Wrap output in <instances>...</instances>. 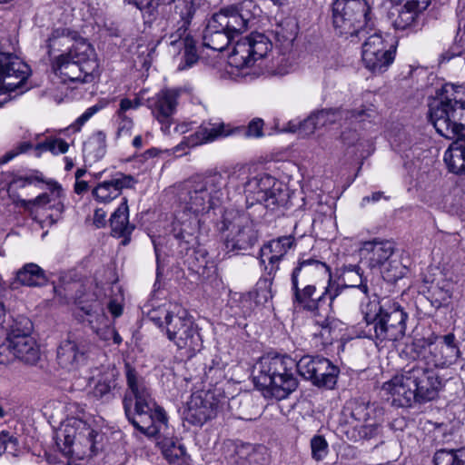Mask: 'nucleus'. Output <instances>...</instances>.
<instances>
[{"mask_svg":"<svg viewBox=\"0 0 465 465\" xmlns=\"http://www.w3.org/2000/svg\"><path fill=\"white\" fill-rule=\"evenodd\" d=\"M125 380L123 405L128 420L143 434L156 439L171 465H182L185 462V448L173 438L167 415L157 405L149 383L130 363H125Z\"/></svg>","mask_w":465,"mask_h":465,"instance_id":"obj_1","label":"nucleus"},{"mask_svg":"<svg viewBox=\"0 0 465 465\" xmlns=\"http://www.w3.org/2000/svg\"><path fill=\"white\" fill-rule=\"evenodd\" d=\"M227 199H230V189L224 171L207 173L180 186L177 193L179 210L173 223V232L182 254L196 252L198 216L217 208Z\"/></svg>","mask_w":465,"mask_h":465,"instance_id":"obj_2","label":"nucleus"},{"mask_svg":"<svg viewBox=\"0 0 465 465\" xmlns=\"http://www.w3.org/2000/svg\"><path fill=\"white\" fill-rule=\"evenodd\" d=\"M295 368L315 386L332 389L336 384L339 370L335 365L326 358L306 355L297 362L288 356L262 357L254 376L255 385L266 397L286 399L298 386Z\"/></svg>","mask_w":465,"mask_h":465,"instance_id":"obj_3","label":"nucleus"},{"mask_svg":"<svg viewBox=\"0 0 465 465\" xmlns=\"http://www.w3.org/2000/svg\"><path fill=\"white\" fill-rule=\"evenodd\" d=\"M47 48L52 69L63 82L94 81L99 64L94 47L85 39H75V34L67 28H56L48 37Z\"/></svg>","mask_w":465,"mask_h":465,"instance_id":"obj_4","label":"nucleus"},{"mask_svg":"<svg viewBox=\"0 0 465 465\" xmlns=\"http://www.w3.org/2000/svg\"><path fill=\"white\" fill-rule=\"evenodd\" d=\"M227 188L230 195L241 193L245 195L247 208L252 205L272 209L284 204L286 193L282 183L268 173L251 175L250 170L244 166L225 170Z\"/></svg>","mask_w":465,"mask_h":465,"instance_id":"obj_5","label":"nucleus"},{"mask_svg":"<svg viewBox=\"0 0 465 465\" xmlns=\"http://www.w3.org/2000/svg\"><path fill=\"white\" fill-rule=\"evenodd\" d=\"M429 117L441 136L465 135V86L445 84L429 104Z\"/></svg>","mask_w":465,"mask_h":465,"instance_id":"obj_6","label":"nucleus"},{"mask_svg":"<svg viewBox=\"0 0 465 465\" xmlns=\"http://www.w3.org/2000/svg\"><path fill=\"white\" fill-rule=\"evenodd\" d=\"M369 308L370 311H363L364 320L370 327L368 337L377 345L403 338L408 314L397 302L382 298L379 304L369 303Z\"/></svg>","mask_w":465,"mask_h":465,"instance_id":"obj_7","label":"nucleus"},{"mask_svg":"<svg viewBox=\"0 0 465 465\" xmlns=\"http://www.w3.org/2000/svg\"><path fill=\"white\" fill-rule=\"evenodd\" d=\"M332 24L339 35L360 39L375 27L366 0H335L332 4Z\"/></svg>","mask_w":465,"mask_h":465,"instance_id":"obj_8","label":"nucleus"},{"mask_svg":"<svg viewBox=\"0 0 465 465\" xmlns=\"http://www.w3.org/2000/svg\"><path fill=\"white\" fill-rule=\"evenodd\" d=\"M411 350L421 358L424 365L433 369H446L456 363L460 356L457 339L453 333L431 334L428 338L416 339Z\"/></svg>","mask_w":465,"mask_h":465,"instance_id":"obj_9","label":"nucleus"},{"mask_svg":"<svg viewBox=\"0 0 465 465\" xmlns=\"http://www.w3.org/2000/svg\"><path fill=\"white\" fill-rule=\"evenodd\" d=\"M272 48L271 40L262 33H252L240 38L228 56V65L232 68L230 73L242 77L256 74L252 72V65L265 57Z\"/></svg>","mask_w":465,"mask_h":465,"instance_id":"obj_10","label":"nucleus"},{"mask_svg":"<svg viewBox=\"0 0 465 465\" xmlns=\"http://www.w3.org/2000/svg\"><path fill=\"white\" fill-rule=\"evenodd\" d=\"M97 432L85 421L76 418L68 419L56 434V445L68 456L79 459L95 454Z\"/></svg>","mask_w":465,"mask_h":465,"instance_id":"obj_11","label":"nucleus"},{"mask_svg":"<svg viewBox=\"0 0 465 465\" xmlns=\"http://www.w3.org/2000/svg\"><path fill=\"white\" fill-rule=\"evenodd\" d=\"M222 229L226 232L225 246L228 251L247 250L257 241L252 219L247 213L226 211Z\"/></svg>","mask_w":465,"mask_h":465,"instance_id":"obj_12","label":"nucleus"},{"mask_svg":"<svg viewBox=\"0 0 465 465\" xmlns=\"http://www.w3.org/2000/svg\"><path fill=\"white\" fill-rule=\"evenodd\" d=\"M31 331L32 323L28 319L15 321L5 333V348L20 361L34 365L40 359V350Z\"/></svg>","mask_w":465,"mask_h":465,"instance_id":"obj_13","label":"nucleus"},{"mask_svg":"<svg viewBox=\"0 0 465 465\" xmlns=\"http://www.w3.org/2000/svg\"><path fill=\"white\" fill-rule=\"evenodd\" d=\"M167 338L179 349H187L192 351L202 348V339L192 317L180 306H173V315L164 328Z\"/></svg>","mask_w":465,"mask_h":465,"instance_id":"obj_14","label":"nucleus"},{"mask_svg":"<svg viewBox=\"0 0 465 465\" xmlns=\"http://www.w3.org/2000/svg\"><path fill=\"white\" fill-rule=\"evenodd\" d=\"M261 13L260 7L252 0L242 2L222 9L213 15V23L223 28L232 38L247 30Z\"/></svg>","mask_w":465,"mask_h":465,"instance_id":"obj_15","label":"nucleus"},{"mask_svg":"<svg viewBox=\"0 0 465 465\" xmlns=\"http://www.w3.org/2000/svg\"><path fill=\"white\" fill-rule=\"evenodd\" d=\"M348 409L351 417L348 423L353 429L351 440L357 441L370 439L377 434L381 410H379L374 403L358 401L351 402Z\"/></svg>","mask_w":465,"mask_h":465,"instance_id":"obj_16","label":"nucleus"},{"mask_svg":"<svg viewBox=\"0 0 465 465\" xmlns=\"http://www.w3.org/2000/svg\"><path fill=\"white\" fill-rule=\"evenodd\" d=\"M322 292L317 295L316 286L313 283H296V288L292 285L293 292V303L295 306L311 312H318L326 301H329L328 308L332 310L335 299L342 292V286L324 285Z\"/></svg>","mask_w":465,"mask_h":465,"instance_id":"obj_17","label":"nucleus"},{"mask_svg":"<svg viewBox=\"0 0 465 465\" xmlns=\"http://www.w3.org/2000/svg\"><path fill=\"white\" fill-rule=\"evenodd\" d=\"M92 343L83 336L69 334L56 350V362L66 371H74L86 363Z\"/></svg>","mask_w":465,"mask_h":465,"instance_id":"obj_18","label":"nucleus"},{"mask_svg":"<svg viewBox=\"0 0 465 465\" xmlns=\"http://www.w3.org/2000/svg\"><path fill=\"white\" fill-rule=\"evenodd\" d=\"M222 401L214 392L208 391H198L193 392L187 401L184 411V419L194 426H202L207 420L213 419L218 414Z\"/></svg>","mask_w":465,"mask_h":465,"instance_id":"obj_19","label":"nucleus"},{"mask_svg":"<svg viewBox=\"0 0 465 465\" xmlns=\"http://www.w3.org/2000/svg\"><path fill=\"white\" fill-rule=\"evenodd\" d=\"M31 75L29 65L10 53H0V93L21 89Z\"/></svg>","mask_w":465,"mask_h":465,"instance_id":"obj_20","label":"nucleus"},{"mask_svg":"<svg viewBox=\"0 0 465 465\" xmlns=\"http://www.w3.org/2000/svg\"><path fill=\"white\" fill-rule=\"evenodd\" d=\"M364 38L361 56L366 68L373 73L387 70L394 60V54L386 47L380 31L374 27Z\"/></svg>","mask_w":465,"mask_h":465,"instance_id":"obj_21","label":"nucleus"},{"mask_svg":"<svg viewBox=\"0 0 465 465\" xmlns=\"http://www.w3.org/2000/svg\"><path fill=\"white\" fill-rule=\"evenodd\" d=\"M47 191L41 193L33 200L17 199L15 203L31 211L33 206L43 210H49L52 213L48 215L50 223H55L62 216L64 211V192L57 182L50 181L47 183Z\"/></svg>","mask_w":465,"mask_h":465,"instance_id":"obj_22","label":"nucleus"},{"mask_svg":"<svg viewBox=\"0 0 465 465\" xmlns=\"http://www.w3.org/2000/svg\"><path fill=\"white\" fill-rule=\"evenodd\" d=\"M411 366L416 402L434 400L442 386L441 379L433 368L424 365L423 362H413Z\"/></svg>","mask_w":465,"mask_h":465,"instance_id":"obj_23","label":"nucleus"},{"mask_svg":"<svg viewBox=\"0 0 465 465\" xmlns=\"http://www.w3.org/2000/svg\"><path fill=\"white\" fill-rule=\"evenodd\" d=\"M413 383L411 366L408 364L401 373L384 382L381 390L390 396L393 405L409 407L416 402Z\"/></svg>","mask_w":465,"mask_h":465,"instance_id":"obj_24","label":"nucleus"},{"mask_svg":"<svg viewBox=\"0 0 465 465\" xmlns=\"http://www.w3.org/2000/svg\"><path fill=\"white\" fill-rule=\"evenodd\" d=\"M292 285L296 288V283H313L315 286L321 282L326 285L340 286L332 281L330 267L322 262L313 259L300 261L292 273Z\"/></svg>","mask_w":465,"mask_h":465,"instance_id":"obj_25","label":"nucleus"},{"mask_svg":"<svg viewBox=\"0 0 465 465\" xmlns=\"http://www.w3.org/2000/svg\"><path fill=\"white\" fill-rule=\"evenodd\" d=\"M179 90L164 89L147 99V106L153 117L161 124V130L167 134L178 105Z\"/></svg>","mask_w":465,"mask_h":465,"instance_id":"obj_26","label":"nucleus"},{"mask_svg":"<svg viewBox=\"0 0 465 465\" xmlns=\"http://www.w3.org/2000/svg\"><path fill=\"white\" fill-rule=\"evenodd\" d=\"M86 321L88 322L91 329L96 333L99 339L106 343L111 340L114 344L119 345L122 342V338L119 333L112 326V323L104 312V305L99 302L83 307Z\"/></svg>","mask_w":465,"mask_h":465,"instance_id":"obj_27","label":"nucleus"},{"mask_svg":"<svg viewBox=\"0 0 465 465\" xmlns=\"http://www.w3.org/2000/svg\"><path fill=\"white\" fill-rule=\"evenodd\" d=\"M295 239L292 236H282L265 243L260 252L261 263L268 276L274 275L279 270V263L294 246Z\"/></svg>","mask_w":465,"mask_h":465,"instance_id":"obj_28","label":"nucleus"},{"mask_svg":"<svg viewBox=\"0 0 465 465\" xmlns=\"http://www.w3.org/2000/svg\"><path fill=\"white\" fill-rule=\"evenodd\" d=\"M120 376V371L114 365L102 366L98 373L92 378L94 381V397L103 401L114 399L121 388Z\"/></svg>","mask_w":465,"mask_h":465,"instance_id":"obj_29","label":"nucleus"},{"mask_svg":"<svg viewBox=\"0 0 465 465\" xmlns=\"http://www.w3.org/2000/svg\"><path fill=\"white\" fill-rule=\"evenodd\" d=\"M360 256L369 267L380 268L390 260L394 252V245L387 240L373 239L361 243Z\"/></svg>","mask_w":465,"mask_h":465,"instance_id":"obj_30","label":"nucleus"},{"mask_svg":"<svg viewBox=\"0 0 465 465\" xmlns=\"http://www.w3.org/2000/svg\"><path fill=\"white\" fill-rule=\"evenodd\" d=\"M229 130L222 122L206 123L202 124L197 131L186 136L174 148V152H179L184 147H195L205 143H210L217 138L229 135Z\"/></svg>","mask_w":465,"mask_h":465,"instance_id":"obj_31","label":"nucleus"},{"mask_svg":"<svg viewBox=\"0 0 465 465\" xmlns=\"http://www.w3.org/2000/svg\"><path fill=\"white\" fill-rule=\"evenodd\" d=\"M134 179L130 175L120 174L109 181L99 183L92 190V196L98 203L108 204L119 197L124 188L131 187Z\"/></svg>","mask_w":465,"mask_h":465,"instance_id":"obj_32","label":"nucleus"},{"mask_svg":"<svg viewBox=\"0 0 465 465\" xmlns=\"http://www.w3.org/2000/svg\"><path fill=\"white\" fill-rule=\"evenodd\" d=\"M372 110H353L351 112H346L340 109H324L314 114L317 123L320 127L326 126L336 123L341 118L351 120L352 122L364 121V116L371 117Z\"/></svg>","mask_w":465,"mask_h":465,"instance_id":"obj_33","label":"nucleus"},{"mask_svg":"<svg viewBox=\"0 0 465 465\" xmlns=\"http://www.w3.org/2000/svg\"><path fill=\"white\" fill-rule=\"evenodd\" d=\"M129 208L127 199L124 198L121 204L110 217V226L114 236L123 237V244H127L134 226L129 223Z\"/></svg>","mask_w":465,"mask_h":465,"instance_id":"obj_34","label":"nucleus"},{"mask_svg":"<svg viewBox=\"0 0 465 465\" xmlns=\"http://www.w3.org/2000/svg\"><path fill=\"white\" fill-rule=\"evenodd\" d=\"M273 276L274 275L260 279L256 283L255 290L242 297V308H246V310L243 309L242 311L244 315L251 313L252 310V301L255 305H261L266 303L272 298L271 289Z\"/></svg>","mask_w":465,"mask_h":465,"instance_id":"obj_35","label":"nucleus"},{"mask_svg":"<svg viewBox=\"0 0 465 465\" xmlns=\"http://www.w3.org/2000/svg\"><path fill=\"white\" fill-rule=\"evenodd\" d=\"M106 135L102 131L93 134L84 143L83 146V157L86 165L101 160L106 153Z\"/></svg>","mask_w":465,"mask_h":465,"instance_id":"obj_36","label":"nucleus"},{"mask_svg":"<svg viewBox=\"0 0 465 465\" xmlns=\"http://www.w3.org/2000/svg\"><path fill=\"white\" fill-rule=\"evenodd\" d=\"M45 282V271L36 263L29 262L16 272L12 286L13 288H17L19 285L34 287L42 285Z\"/></svg>","mask_w":465,"mask_h":465,"instance_id":"obj_37","label":"nucleus"},{"mask_svg":"<svg viewBox=\"0 0 465 465\" xmlns=\"http://www.w3.org/2000/svg\"><path fill=\"white\" fill-rule=\"evenodd\" d=\"M233 38L223 28L218 27L212 18L206 26L203 40V45L213 51H223Z\"/></svg>","mask_w":465,"mask_h":465,"instance_id":"obj_38","label":"nucleus"},{"mask_svg":"<svg viewBox=\"0 0 465 465\" xmlns=\"http://www.w3.org/2000/svg\"><path fill=\"white\" fill-rule=\"evenodd\" d=\"M316 322L319 325L320 330L313 333L312 345L317 351H322L338 338L336 331L338 322L334 319H330L329 317H326L322 322L317 321Z\"/></svg>","mask_w":465,"mask_h":465,"instance_id":"obj_39","label":"nucleus"},{"mask_svg":"<svg viewBox=\"0 0 465 465\" xmlns=\"http://www.w3.org/2000/svg\"><path fill=\"white\" fill-rule=\"evenodd\" d=\"M444 162L456 174H465V139L453 142L444 153Z\"/></svg>","mask_w":465,"mask_h":465,"instance_id":"obj_40","label":"nucleus"},{"mask_svg":"<svg viewBox=\"0 0 465 465\" xmlns=\"http://www.w3.org/2000/svg\"><path fill=\"white\" fill-rule=\"evenodd\" d=\"M128 5L135 6L146 22L156 20L163 5H170L172 0H124Z\"/></svg>","mask_w":465,"mask_h":465,"instance_id":"obj_41","label":"nucleus"},{"mask_svg":"<svg viewBox=\"0 0 465 465\" xmlns=\"http://www.w3.org/2000/svg\"><path fill=\"white\" fill-rule=\"evenodd\" d=\"M341 278L343 284L339 285L342 286L343 290L346 288H358L362 293L368 295L369 288L367 281L366 278L363 277L360 266L350 265L345 267Z\"/></svg>","mask_w":465,"mask_h":465,"instance_id":"obj_42","label":"nucleus"},{"mask_svg":"<svg viewBox=\"0 0 465 465\" xmlns=\"http://www.w3.org/2000/svg\"><path fill=\"white\" fill-rule=\"evenodd\" d=\"M171 45H183L184 52L183 60L178 65V70L183 71L191 68L198 61V54L195 48V41L189 35L180 40H172Z\"/></svg>","mask_w":465,"mask_h":465,"instance_id":"obj_43","label":"nucleus"},{"mask_svg":"<svg viewBox=\"0 0 465 465\" xmlns=\"http://www.w3.org/2000/svg\"><path fill=\"white\" fill-rule=\"evenodd\" d=\"M435 465H465V448L440 450L433 458Z\"/></svg>","mask_w":465,"mask_h":465,"instance_id":"obj_44","label":"nucleus"},{"mask_svg":"<svg viewBox=\"0 0 465 465\" xmlns=\"http://www.w3.org/2000/svg\"><path fill=\"white\" fill-rule=\"evenodd\" d=\"M420 14V11L416 10L414 6H409V3L406 2L398 9V15L393 20V26L395 29L404 30L411 26Z\"/></svg>","mask_w":465,"mask_h":465,"instance_id":"obj_45","label":"nucleus"},{"mask_svg":"<svg viewBox=\"0 0 465 465\" xmlns=\"http://www.w3.org/2000/svg\"><path fill=\"white\" fill-rule=\"evenodd\" d=\"M430 292L434 306L440 307L446 305L451 298L452 283L450 281L443 280L431 286Z\"/></svg>","mask_w":465,"mask_h":465,"instance_id":"obj_46","label":"nucleus"},{"mask_svg":"<svg viewBox=\"0 0 465 465\" xmlns=\"http://www.w3.org/2000/svg\"><path fill=\"white\" fill-rule=\"evenodd\" d=\"M381 276L383 281L387 283H395L401 280L405 273V268L398 260H389L381 265Z\"/></svg>","mask_w":465,"mask_h":465,"instance_id":"obj_47","label":"nucleus"},{"mask_svg":"<svg viewBox=\"0 0 465 465\" xmlns=\"http://www.w3.org/2000/svg\"><path fill=\"white\" fill-rule=\"evenodd\" d=\"M196 0H172L174 4V12L183 21V25L179 30H186V26L190 24L195 12Z\"/></svg>","mask_w":465,"mask_h":465,"instance_id":"obj_48","label":"nucleus"},{"mask_svg":"<svg viewBox=\"0 0 465 465\" xmlns=\"http://www.w3.org/2000/svg\"><path fill=\"white\" fill-rule=\"evenodd\" d=\"M245 460L249 465H266L269 462V453L264 446H248L244 448Z\"/></svg>","mask_w":465,"mask_h":465,"instance_id":"obj_49","label":"nucleus"},{"mask_svg":"<svg viewBox=\"0 0 465 465\" xmlns=\"http://www.w3.org/2000/svg\"><path fill=\"white\" fill-rule=\"evenodd\" d=\"M312 458L316 461L322 460L328 454L329 445L322 435H314L311 439Z\"/></svg>","mask_w":465,"mask_h":465,"instance_id":"obj_50","label":"nucleus"},{"mask_svg":"<svg viewBox=\"0 0 465 465\" xmlns=\"http://www.w3.org/2000/svg\"><path fill=\"white\" fill-rule=\"evenodd\" d=\"M148 318L158 327L164 329L169 321V316L173 315V308L167 309L165 306H159L147 312Z\"/></svg>","mask_w":465,"mask_h":465,"instance_id":"obj_51","label":"nucleus"},{"mask_svg":"<svg viewBox=\"0 0 465 465\" xmlns=\"http://www.w3.org/2000/svg\"><path fill=\"white\" fill-rule=\"evenodd\" d=\"M19 450L16 438L5 431L0 433V456L3 453H7L15 457L18 455Z\"/></svg>","mask_w":465,"mask_h":465,"instance_id":"obj_52","label":"nucleus"},{"mask_svg":"<svg viewBox=\"0 0 465 465\" xmlns=\"http://www.w3.org/2000/svg\"><path fill=\"white\" fill-rule=\"evenodd\" d=\"M38 148L49 151L54 154L65 153L69 144L62 139H50L38 145Z\"/></svg>","mask_w":465,"mask_h":465,"instance_id":"obj_53","label":"nucleus"},{"mask_svg":"<svg viewBox=\"0 0 465 465\" xmlns=\"http://www.w3.org/2000/svg\"><path fill=\"white\" fill-rule=\"evenodd\" d=\"M102 109V106L99 104H94L89 108H87L71 125L70 128L74 132L80 131L82 126L96 113H98Z\"/></svg>","mask_w":465,"mask_h":465,"instance_id":"obj_54","label":"nucleus"},{"mask_svg":"<svg viewBox=\"0 0 465 465\" xmlns=\"http://www.w3.org/2000/svg\"><path fill=\"white\" fill-rule=\"evenodd\" d=\"M32 143L27 141L20 142L14 148L6 152L2 157L0 162L2 163H6L9 161L13 160L15 157L18 156L21 153H26L29 149L32 148Z\"/></svg>","mask_w":465,"mask_h":465,"instance_id":"obj_55","label":"nucleus"},{"mask_svg":"<svg viewBox=\"0 0 465 465\" xmlns=\"http://www.w3.org/2000/svg\"><path fill=\"white\" fill-rule=\"evenodd\" d=\"M341 140L347 146H356L357 151L364 146L366 141L360 137V134L355 130H345L341 133Z\"/></svg>","mask_w":465,"mask_h":465,"instance_id":"obj_56","label":"nucleus"},{"mask_svg":"<svg viewBox=\"0 0 465 465\" xmlns=\"http://www.w3.org/2000/svg\"><path fill=\"white\" fill-rule=\"evenodd\" d=\"M319 124L314 116V114L308 116L302 122L299 124V134L302 136H308L312 134L317 128H319Z\"/></svg>","mask_w":465,"mask_h":465,"instance_id":"obj_57","label":"nucleus"},{"mask_svg":"<svg viewBox=\"0 0 465 465\" xmlns=\"http://www.w3.org/2000/svg\"><path fill=\"white\" fill-rule=\"evenodd\" d=\"M142 102L139 97H135L134 100L124 98L120 101L119 109L117 110V115H124L128 110L137 109L141 106Z\"/></svg>","mask_w":465,"mask_h":465,"instance_id":"obj_58","label":"nucleus"},{"mask_svg":"<svg viewBox=\"0 0 465 465\" xmlns=\"http://www.w3.org/2000/svg\"><path fill=\"white\" fill-rule=\"evenodd\" d=\"M263 121L262 119H253L250 122L245 135L248 137L259 138L263 135Z\"/></svg>","mask_w":465,"mask_h":465,"instance_id":"obj_59","label":"nucleus"},{"mask_svg":"<svg viewBox=\"0 0 465 465\" xmlns=\"http://www.w3.org/2000/svg\"><path fill=\"white\" fill-rule=\"evenodd\" d=\"M117 117L119 120L117 127V135H129L134 125L133 120L127 117L125 114H124V115H117Z\"/></svg>","mask_w":465,"mask_h":465,"instance_id":"obj_60","label":"nucleus"},{"mask_svg":"<svg viewBox=\"0 0 465 465\" xmlns=\"http://www.w3.org/2000/svg\"><path fill=\"white\" fill-rule=\"evenodd\" d=\"M106 212L103 208H96L94 210L93 223L96 228H103L106 225Z\"/></svg>","mask_w":465,"mask_h":465,"instance_id":"obj_61","label":"nucleus"},{"mask_svg":"<svg viewBox=\"0 0 465 465\" xmlns=\"http://www.w3.org/2000/svg\"><path fill=\"white\" fill-rule=\"evenodd\" d=\"M221 376V370L214 366H210L208 371H204L203 380L208 381L209 384L216 383Z\"/></svg>","mask_w":465,"mask_h":465,"instance_id":"obj_62","label":"nucleus"},{"mask_svg":"<svg viewBox=\"0 0 465 465\" xmlns=\"http://www.w3.org/2000/svg\"><path fill=\"white\" fill-rule=\"evenodd\" d=\"M409 6H414L416 10L421 13L430 5L431 0H407Z\"/></svg>","mask_w":465,"mask_h":465,"instance_id":"obj_63","label":"nucleus"},{"mask_svg":"<svg viewBox=\"0 0 465 465\" xmlns=\"http://www.w3.org/2000/svg\"><path fill=\"white\" fill-rule=\"evenodd\" d=\"M89 188L88 183L83 180H75L74 191L76 194H83Z\"/></svg>","mask_w":465,"mask_h":465,"instance_id":"obj_64","label":"nucleus"}]
</instances>
